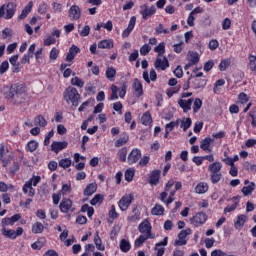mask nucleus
Wrapping results in <instances>:
<instances>
[{"instance_id": "f257e3e1", "label": "nucleus", "mask_w": 256, "mask_h": 256, "mask_svg": "<svg viewBox=\"0 0 256 256\" xmlns=\"http://www.w3.org/2000/svg\"><path fill=\"white\" fill-rule=\"evenodd\" d=\"M63 99L68 105L72 104L73 107H79V99H81V94H79L77 88L69 86L63 92Z\"/></svg>"}, {"instance_id": "f03ea898", "label": "nucleus", "mask_w": 256, "mask_h": 256, "mask_svg": "<svg viewBox=\"0 0 256 256\" xmlns=\"http://www.w3.org/2000/svg\"><path fill=\"white\" fill-rule=\"evenodd\" d=\"M15 13H17V3L15 2H8L0 6V19L9 21V19L15 17Z\"/></svg>"}, {"instance_id": "7ed1b4c3", "label": "nucleus", "mask_w": 256, "mask_h": 256, "mask_svg": "<svg viewBox=\"0 0 256 256\" xmlns=\"http://www.w3.org/2000/svg\"><path fill=\"white\" fill-rule=\"evenodd\" d=\"M39 183H41V176L33 175L22 187L24 195L28 193V197H35V188L33 187H37Z\"/></svg>"}, {"instance_id": "20e7f679", "label": "nucleus", "mask_w": 256, "mask_h": 256, "mask_svg": "<svg viewBox=\"0 0 256 256\" xmlns=\"http://www.w3.org/2000/svg\"><path fill=\"white\" fill-rule=\"evenodd\" d=\"M59 209L61 213H75V206H73V200L69 198H62Z\"/></svg>"}, {"instance_id": "39448f33", "label": "nucleus", "mask_w": 256, "mask_h": 256, "mask_svg": "<svg viewBox=\"0 0 256 256\" xmlns=\"http://www.w3.org/2000/svg\"><path fill=\"white\" fill-rule=\"evenodd\" d=\"M208 216L205 212H198L190 218L191 225H194L195 227H201V225H205L207 223Z\"/></svg>"}, {"instance_id": "423d86ee", "label": "nucleus", "mask_w": 256, "mask_h": 256, "mask_svg": "<svg viewBox=\"0 0 256 256\" xmlns=\"http://www.w3.org/2000/svg\"><path fill=\"white\" fill-rule=\"evenodd\" d=\"M134 199L135 196H133V194H126L122 196V198L118 202L119 209H121L122 211H127L129 207H131Z\"/></svg>"}, {"instance_id": "0eeeda50", "label": "nucleus", "mask_w": 256, "mask_h": 256, "mask_svg": "<svg viewBox=\"0 0 256 256\" xmlns=\"http://www.w3.org/2000/svg\"><path fill=\"white\" fill-rule=\"evenodd\" d=\"M191 233V228H187L185 230L180 231L178 234V240L174 241V246L183 247L184 245H187V236L191 235Z\"/></svg>"}, {"instance_id": "6e6552de", "label": "nucleus", "mask_w": 256, "mask_h": 256, "mask_svg": "<svg viewBox=\"0 0 256 256\" xmlns=\"http://www.w3.org/2000/svg\"><path fill=\"white\" fill-rule=\"evenodd\" d=\"M190 81H191V87L192 89H195L196 91L199 89H203L204 87L207 86V77L204 78H197L191 74L189 76Z\"/></svg>"}, {"instance_id": "1a4fd4ad", "label": "nucleus", "mask_w": 256, "mask_h": 256, "mask_svg": "<svg viewBox=\"0 0 256 256\" xmlns=\"http://www.w3.org/2000/svg\"><path fill=\"white\" fill-rule=\"evenodd\" d=\"M151 229V222H149L148 220L142 221L138 226V231L150 237V239H155V234L151 233Z\"/></svg>"}, {"instance_id": "9d476101", "label": "nucleus", "mask_w": 256, "mask_h": 256, "mask_svg": "<svg viewBox=\"0 0 256 256\" xmlns=\"http://www.w3.org/2000/svg\"><path fill=\"white\" fill-rule=\"evenodd\" d=\"M161 57L162 56H157L154 62L156 71H166V69H169V60L165 56L163 59Z\"/></svg>"}, {"instance_id": "9b49d317", "label": "nucleus", "mask_w": 256, "mask_h": 256, "mask_svg": "<svg viewBox=\"0 0 256 256\" xmlns=\"http://www.w3.org/2000/svg\"><path fill=\"white\" fill-rule=\"evenodd\" d=\"M159 181H161V170H153L148 175V183L152 187H157L159 185Z\"/></svg>"}, {"instance_id": "f8f14e48", "label": "nucleus", "mask_w": 256, "mask_h": 256, "mask_svg": "<svg viewBox=\"0 0 256 256\" xmlns=\"http://www.w3.org/2000/svg\"><path fill=\"white\" fill-rule=\"evenodd\" d=\"M2 235H4V237H7L8 239H16L18 237H21V235H23V228L18 227L15 230H7L6 228L2 229Z\"/></svg>"}, {"instance_id": "ddd939ff", "label": "nucleus", "mask_w": 256, "mask_h": 256, "mask_svg": "<svg viewBox=\"0 0 256 256\" xmlns=\"http://www.w3.org/2000/svg\"><path fill=\"white\" fill-rule=\"evenodd\" d=\"M155 13H157V8H155V6L152 5L150 8L147 5L141 6L140 15H142L144 20L149 19V17H153Z\"/></svg>"}, {"instance_id": "4468645a", "label": "nucleus", "mask_w": 256, "mask_h": 256, "mask_svg": "<svg viewBox=\"0 0 256 256\" xmlns=\"http://www.w3.org/2000/svg\"><path fill=\"white\" fill-rule=\"evenodd\" d=\"M137 23V17L132 16L129 20L128 26L122 32V39H127L133 33V29H135V25Z\"/></svg>"}, {"instance_id": "2eb2a0df", "label": "nucleus", "mask_w": 256, "mask_h": 256, "mask_svg": "<svg viewBox=\"0 0 256 256\" xmlns=\"http://www.w3.org/2000/svg\"><path fill=\"white\" fill-rule=\"evenodd\" d=\"M175 193H177V190H172L170 191V194H168V192H162L160 193V201H162V203L166 204V207H169V205H171V203H173V201H175ZM169 195V197H168ZM168 197V199H167Z\"/></svg>"}, {"instance_id": "dca6fc26", "label": "nucleus", "mask_w": 256, "mask_h": 256, "mask_svg": "<svg viewBox=\"0 0 256 256\" xmlns=\"http://www.w3.org/2000/svg\"><path fill=\"white\" fill-rule=\"evenodd\" d=\"M68 17L72 21H79L81 19V8L77 5H72L69 9Z\"/></svg>"}, {"instance_id": "f3484780", "label": "nucleus", "mask_w": 256, "mask_h": 256, "mask_svg": "<svg viewBox=\"0 0 256 256\" xmlns=\"http://www.w3.org/2000/svg\"><path fill=\"white\" fill-rule=\"evenodd\" d=\"M169 243V238L165 237L163 241H160L155 244L156 256H164L165 255V247Z\"/></svg>"}, {"instance_id": "a211bd4d", "label": "nucleus", "mask_w": 256, "mask_h": 256, "mask_svg": "<svg viewBox=\"0 0 256 256\" xmlns=\"http://www.w3.org/2000/svg\"><path fill=\"white\" fill-rule=\"evenodd\" d=\"M215 141V139L211 137H206L200 141V149L205 151V153H211L213 149H211V144Z\"/></svg>"}, {"instance_id": "6ab92c4d", "label": "nucleus", "mask_w": 256, "mask_h": 256, "mask_svg": "<svg viewBox=\"0 0 256 256\" xmlns=\"http://www.w3.org/2000/svg\"><path fill=\"white\" fill-rule=\"evenodd\" d=\"M132 89L134 90L135 97H143V84L141 83L140 79L135 78L132 84Z\"/></svg>"}, {"instance_id": "aec40b11", "label": "nucleus", "mask_w": 256, "mask_h": 256, "mask_svg": "<svg viewBox=\"0 0 256 256\" xmlns=\"http://www.w3.org/2000/svg\"><path fill=\"white\" fill-rule=\"evenodd\" d=\"M78 53H81V49H79V47H77L76 45H72L69 48L65 61H67L68 63H73V60L75 59V57H77Z\"/></svg>"}, {"instance_id": "412c9836", "label": "nucleus", "mask_w": 256, "mask_h": 256, "mask_svg": "<svg viewBox=\"0 0 256 256\" xmlns=\"http://www.w3.org/2000/svg\"><path fill=\"white\" fill-rule=\"evenodd\" d=\"M19 219H21V214H14L10 218H3L2 222H1V226L4 228L13 226V225H15V223H17V221H19Z\"/></svg>"}, {"instance_id": "4be33fe9", "label": "nucleus", "mask_w": 256, "mask_h": 256, "mask_svg": "<svg viewBox=\"0 0 256 256\" xmlns=\"http://www.w3.org/2000/svg\"><path fill=\"white\" fill-rule=\"evenodd\" d=\"M12 91L14 93V97H23V95L25 94V86L24 84L21 83H15L12 84Z\"/></svg>"}, {"instance_id": "5701e85b", "label": "nucleus", "mask_w": 256, "mask_h": 256, "mask_svg": "<svg viewBox=\"0 0 256 256\" xmlns=\"http://www.w3.org/2000/svg\"><path fill=\"white\" fill-rule=\"evenodd\" d=\"M68 145L69 143H67V141H62V142L54 141L51 144V151H53L54 153H59L60 151H63V149H67Z\"/></svg>"}, {"instance_id": "b1692460", "label": "nucleus", "mask_w": 256, "mask_h": 256, "mask_svg": "<svg viewBox=\"0 0 256 256\" xmlns=\"http://www.w3.org/2000/svg\"><path fill=\"white\" fill-rule=\"evenodd\" d=\"M178 105L183 109L184 113L191 111V106L193 105V98H189L188 100L180 99L178 100Z\"/></svg>"}, {"instance_id": "393cba45", "label": "nucleus", "mask_w": 256, "mask_h": 256, "mask_svg": "<svg viewBox=\"0 0 256 256\" xmlns=\"http://www.w3.org/2000/svg\"><path fill=\"white\" fill-rule=\"evenodd\" d=\"M33 10V2L30 1L25 8L21 11V14L18 16L19 21H23V19H27V15L31 13Z\"/></svg>"}, {"instance_id": "a878e982", "label": "nucleus", "mask_w": 256, "mask_h": 256, "mask_svg": "<svg viewBox=\"0 0 256 256\" xmlns=\"http://www.w3.org/2000/svg\"><path fill=\"white\" fill-rule=\"evenodd\" d=\"M94 245L98 251H105V245L103 244L101 236H99V231H96L94 234Z\"/></svg>"}, {"instance_id": "bb28decb", "label": "nucleus", "mask_w": 256, "mask_h": 256, "mask_svg": "<svg viewBox=\"0 0 256 256\" xmlns=\"http://www.w3.org/2000/svg\"><path fill=\"white\" fill-rule=\"evenodd\" d=\"M129 143V134L127 133H122L114 143L115 147H123V145H127Z\"/></svg>"}, {"instance_id": "cd10ccee", "label": "nucleus", "mask_w": 256, "mask_h": 256, "mask_svg": "<svg viewBox=\"0 0 256 256\" xmlns=\"http://www.w3.org/2000/svg\"><path fill=\"white\" fill-rule=\"evenodd\" d=\"M2 95L4 96L7 101H10V99L15 98V95L13 93V86H4L1 91Z\"/></svg>"}, {"instance_id": "c85d7f7f", "label": "nucleus", "mask_w": 256, "mask_h": 256, "mask_svg": "<svg viewBox=\"0 0 256 256\" xmlns=\"http://www.w3.org/2000/svg\"><path fill=\"white\" fill-rule=\"evenodd\" d=\"M209 191V184L206 182H199L195 187V193L198 195H203Z\"/></svg>"}, {"instance_id": "c756f323", "label": "nucleus", "mask_w": 256, "mask_h": 256, "mask_svg": "<svg viewBox=\"0 0 256 256\" xmlns=\"http://www.w3.org/2000/svg\"><path fill=\"white\" fill-rule=\"evenodd\" d=\"M143 79L146 83H151V81H157V72L155 71V69H151L150 70V78H149V72L144 71Z\"/></svg>"}, {"instance_id": "7c9ffc66", "label": "nucleus", "mask_w": 256, "mask_h": 256, "mask_svg": "<svg viewBox=\"0 0 256 256\" xmlns=\"http://www.w3.org/2000/svg\"><path fill=\"white\" fill-rule=\"evenodd\" d=\"M247 223V216L245 214H241L237 217V220L234 222L235 229H243V226Z\"/></svg>"}, {"instance_id": "2f4dec72", "label": "nucleus", "mask_w": 256, "mask_h": 256, "mask_svg": "<svg viewBox=\"0 0 256 256\" xmlns=\"http://www.w3.org/2000/svg\"><path fill=\"white\" fill-rule=\"evenodd\" d=\"M96 192H97V183L95 182L88 184L84 189L85 197H91V195H93Z\"/></svg>"}, {"instance_id": "473e14b6", "label": "nucleus", "mask_w": 256, "mask_h": 256, "mask_svg": "<svg viewBox=\"0 0 256 256\" xmlns=\"http://www.w3.org/2000/svg\"><path fill=\"white\" fill-rule=\"evenodd\" d=\"M38 147H39V142L35 140H30L25 146V151L27 153H34V151H37Z\"/></svg>"}, {"instance_id": "72a5a7b5", "label": "nucleus", "mask_w": 256, "mask_h": 256, "mask_svg": "<svg viewBox=\"0 0 256 256\" xmlns=\"http://www.w3.org/2000/svg\"><path fill=\"white\" fill-rule=\"evenodd\" d=\"M151 214L156 217H161V215H165V208L161 204H155L151 209Z\"/></svg>"}, {"instance_id": "f704fd0d", "label": "nucleus", "mask_w": 256, "mask_h": 256, "mask_svg": "<svg viewBox=\"0 0 256 256\" xmlns=\"http://www.w3.org/2000/svg\"><path fill=\"white\" fill-rule=\"evenodd\" d=\"M187 59H188V62H190L194 65H197V63H199L201 58L199 57V53H197L195 51H189Z\"/></svg>"}, {"instance_id": "c9c22d12", "label": "nucleus", "mask_w": 256, "mask_h": 256, "mask_svg": "<svg viewBox=\"0 0 256 256\" xmlns=\"http://www.w3.org/2000/svg\"><path fill=\"white\" fill-rule=\"evenodd\" d=\"M114 47V43L113 40L109 39H105L102 40L100 42H98V49H113Z\"/></svg>"}, {"instance_id": "e433bc0d", "label": "nucleus", "mask_w": 256, "mask_h": 256, "mask_svg": "<svg viewBox=\"0 0 256 256\" xmlns=\"http://www.w3.org/2000/svg\"><path fill=\"white\" fill-rule=\"evenodd\" d=\"M221 169H223L221 162H213L208 167L209 173H221Z\"/></svg>"}, {"instance_id": "4c0bfd02", "label": "nucleus", "mask_w": 256, "mask_h": 256, "mask_svg": "<svg viewBox=\"0 0 256 256\" xmlns=\"http://www.w3.org/2000/svg\"><path fill=\"white\" fill-rule=\"evenodd\" d=\"M43 231H45V226L43 225V223L35 222L32 225V233H34V235H39L43 233Z\"/></svg>"}, {"instance_id": "58836bf2", "label": "nucleus", "mask_w": 256, "mask_h": 256, "mask_svg": "<svg viewBox=\"0 0 256 256\" xmlns=\"http://www.w3.org/2000/svg\"><path fill=\"white\" fill-rule=\"evenodd\" d=\"M255 187H256L255 182H250L248 186H244L241 190L244 197H248V195H251L255 190Z\"/></svg>"}, {"instance_id": "ea45409f", "label": "nucleus", "mask_w": 256, "mask_h": 256, "mask_svg": "<svg viewBox=\"0 0 256 256\" xmlns=\"http://www.w3.org/2000/svg\"><path fill=\"white\" fill-rule=\"evenodd\" d=\"M141 159V150L135 148L128 156V161H139Z\"/></svg>"}, {"instance_id": "a19ab883", "label": "nucleus", "mask_w": 256, "mask_h": 256, "mask_svg": "<svg viewBox=\"0 0 256 256\" xmlns=\"http://www.w3.org/2000/svg\"><path fill=\"white\" fill-rule=\"evenodd\" d=\"M120 251H122V253H129V251H131V243L127 239L120 241Z\"/></svg>"}, {"instance_id": "79ce46f5", "label": "nucleus", "mask_w": 256, "mask_h": 256, "mask_svg": "<svg viewBox=\"0 0 256 256\" xmlns=\"http://www.w3.org/2000/svg\"><path fill=\"white\" fill-rule=\"evenodd\" d=\"M9 155V147L4 144H0V161H7V156Z\"/></svg>"}, {"instance_id": "37998d69", "label": "nucleus", "mask_w": 256, "mask_h": 256, "mask_svg": "<svg viewBox=\"0 0 256 256\" xmlns=\"http://www.w3.org/2000/svg\"><path fill=\"white\" fill-rule=\"evenodd\" d=\"M141 123H142V125H145L146 127L153 123V118L151 117V113L150 112H146V113H144L142 115Z\"/></svg>"}, {"instance_id": "c03bdc74", "label": "nucleus", "mask_w": 256, "mask_h": 256, "mask_svg": "<svg viewBox=\"0 0 256 256\" xmlns=\"http://www.w3.org/2000/svg\"><path fill=\"white\" fill-rule=\"evenodd\" d=\"M105 75L109 81H115V75H117V70L114 67H108L106 69Z\"/></svg>"}, {"instance_id": "a18cd8bd", "label": "nucleus", "mask_w": 256, "mask_h": 256, "mask_svg": "<svg viewBox=\"0 0 256 256\" xmlns=\"http://www.w3.org/2000/svg\"><path fill=\"white\" fill-rule=\"evenodd\" d=\"M154 53H158L157 57H163L165 55V42L159 43L154 48Z\"/></svg>"}, {"instance_id": "49530a36", "label": "nucleus", "mask_w": 256, "mask_h": 256, "mask_svg": "<svg viewBox=\"0 0 256 256\" xmlns=\"http://www.w3.org/2000/svg\"><path fill=\"white\" fill-rule=\"evenodd\" d=\"M125 181L131 183L133 181V177H135V169L129 168L124 173Z\"/></svg>"}, {"instance_id": "de8ad7c7", "label": "nucleus", "mask_w": 256, "mask_h": 256, "mask_svg": "<svg viewBox=\"0 0 256 256\" xmlns=\"http://www.w3.org/2000/svg\"><path fill=\"white\" fill-rule=\"evenodd\" d=\"M35 125H39V127H47V120L43 115H38L34 119Z\"/></svg>"}, {"instance_id": "09e8293b", "label": "nucleus", "mask_w": 256, "mask_h": 256, "mask_svg": "<svg viewBox=\"0 0 256 256\" xmlns=\"http://www.w3.org/2000/svg\"><path fill=\"white\" fill-rule=\"evenodd\" d=\"M147 239H151V237L147 235H140L134 242L135 247H143V243L147 241Z\"/></svg>"}, {"instance_id": "8fccbe9b", "label": "nucleus", "mask_w": 256, "mask_h": 256, "mask_svg": "<svg viewBox=\"0 0 256 256\" xmlns=\"http://www.w3.org/2000/svg\"><path fill=\"white\" fill-rule=\"evenodd\" d=\"M230 66H231V59H229V58L223 59V60H221V62L219 64V70L227 71V69H229Z\"/></svg>"}, {"instance_id": "3c124183", "label": "nucleus", "mask_w": 256, "mask_h": 256, "mask_svg": "<svg viewBox=\"0 0 256 256\" xmlns=\"http://www.w3.org/2000/svg\"><path fill=\"white\" fill-rule=\"evenodd\" d=\"M105 199V196L103 194H96L91 200L90 205L95 206L98 203H102Z\"/></svg>"}, {"instance_id": "603ef678", "label": "nucleus", "mask_w": 256, "mask_h": 256, "mask_svg": "<svg viewBox=\"0 0 256 256\" xmlns=\"http://www.w3.org/2000/svg\"><path fill=\"white\" fill-rule=\"evenodd\" d=\"M237 103H240V105H247V103H249V95H247L245 92H241L238 95Z\"/></svg>"}, {"instance_id": "864d4df0", "label": "nucleus", "mask_w": 256, "mask_h": 256, "mask_svg": "<svg viewBox=\"0 0 256 256\" xmlns=\"http://www.w3.org/2000/svg\"><path fill=\"white\" fill-rule=\"evenodd\" d=\"M226 163H227V165H230V167H231L230 171H229L230 175L232 177H237L239 170L235 166V161H227Z\"/></svg>"}, {"instance_id": "5fc2aeb1", "label": "nucleus", "mask_w": 256, "mask_h": 256, "mask_svg": "<svg viewBox=\"0 0 256 256\" xmlns=\"http://www.w3.org/2000/svg\"><path fill=\"white\" fill-rule=\"evenodd\" d=\"M248 116L251 119V125L253 129H256V107L249 111Z\"/></svg>"}, {"instance_id": "6e6d98bb", "label": "nucleus", "mask_w": 256, "mask_h": 256, "mask_svg": "<svg viewBox=\"0 0 256 256\" xmlns=\"http://www.w3.org/2000/svg\"><path fill=\"white\" fill-rule=\"evenodd\" d=\"M223 177V174L221 173H210V180L213 185H217L219 181H221V178Z\"/></svg>"}, {"instance_id": "4d7b16f0", "label": "nucleus", "mask_w": 256, "mask_h": 256, "mask_svg": "<svg viewBox=\"0 0 256 256\" xmlns=\"http://www.w3.org/2000/svg\"><path fill=\"white\" fill-rule=\"evenodd\" d=\"M201 107H203V100H201V98H196L193 104V112L199 113V110L201 109Z\"/></svg>"}, {"instance_id": "13d9d810", "label": "nucleus", "mask_w": 256, "mask_h": 256, "mask_svg": "<svg viewBox=\"0 0 256 256\" xmlns=\"http://www.w3.org/2000/svg\"><path fill=\"white\" fill-rule=\"evenodd\" d=\"M193 121L191 120V118H186V119H183L181 121V129H183V131H187V129H189V127H191Z\"/></svg>"}, {"instance_id": "bf43d9fd", "label": "nucleus", "mask_w": 256, "mask_h": 256, "mask_svg": "<svg viewBox=\"0 0 256 256\" xmlns=\"http://www.w3.org/2000/svg\"><path fill=\"white\" fill-rule=\"evenodd\" d=\"M71 85H74L75 87L83 88L85 85V82L83 80H81V78L76 76L71 79Z\"/></svg>"}, {"instance_id": "052dcab7", "label": "nucleus", "mask_w": 256, "mask_h": 256, "mask_svg": "<svg viewBox=\"0 0 256 256\" xmlns=\"http://www.w3.org/2000/svg\"><path fill=\"white\" fill-rule=\"evenodd\" d=\"M223 85H225V79L217 80L213 87V93H219V87H223Z\"/></svg>"}, {"instance_id": "680f3d73", "label": "nucleus", "mask_w": 256, "mask_h": 256, "mask_svg": "<svg viewBox=\"0 0 256 256\" xmlns=\"http://www.w3.org/2000/svg\"><path fill=\"white\" fill-rule=\"evenodd\" d=\"M118 157L120 161H127V147H123L119 150Z\"/></svg>"}, {"instance_id": "e2e57ef3", "label": "nucleus", "mask_w": 256, "mask_h": 256, "mask_svg": "<svg viewBox=\"0 0 256 256\" xmlns=\"http://www.w3.org/2000/svg\"><path fill=\"white\" fill-rule=\"evenodd\" d=\"M57 43V40L55 39L54 36H48L45 40H44V45L45 47H49L51 45H55Z\"/></svg>"}, {"instance_id": "0e129e2a", "label": "nucleus", "mask_w": 256, "mask_h": 256, "mask_svg": "<svg viewBox=\"0 0 256 256\" xmlns=\"http://www.w3.org/2000/svg\"><path fill=\"white\" fill-rule=\"evenodd\" d=\"M71 193V183L63 184L61 189V194L63 196L69 195Z\"/></svg>"}, {"instance_id": "69168bd1", "label": "nucleus", "mask_w": 256, "mask_h": 256, "mask_svg": "<svg viewBox=\"0 0 256 256\" xmlns=\"http://www.w3.org/2000/svg\"><path fill=\"white\" fill-rule=\"evenodd\" d=\"M151 52V46H149V44H144L141 48H140V55L145 56L148 55V53Z\"/></svg>"}, {"instance_id": "338daca9", "label": "nucleus", "mask_w": 256, "mask_h": 256, "mask_svg": "<svg viewBox=\"0 0 256 256\" xmlns=\"http://www.w3.org/2000/svg\"><path fill=\"white\" fill-rule=\"evenodd\" d=\"M20 165L19 162H13L12 167H10V175L13 177L17 171H19Z\"/></svg>"}, {"instance_id": "774afa93", "label": "nucleus", "mask_w": 256, "mask_h": 256, "mask_svg": "<svg viewBox=\"0 0 256 256\" xmlns=\"http://www.w3.org/2000/svg\"><path fill=\"white\" fill-rule=\"evenodd\" d=\"M59 49H57L56 47H53L50 51V59L52 61H55L57 59V57H59Z\"/></svg>"}]
</instances>
